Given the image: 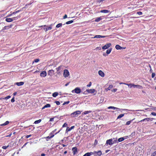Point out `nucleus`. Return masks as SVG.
Instances as JSON below:
<instances>
[{
    "instance_id": "9b49d317",
    "label": "nucleus",
    "mask_w": 156,
    "mask_h": 156,
    "mask_svg": "<svg viewBox=\"0 0 156 156\" xmlns=\"http://www.w3.org/2000/svg\"><path fill=\"white\" fill-rule=\"evenodd\" d=\"M72 151L73 154H75L77 151V149L76 147H73L72 149Z\"/></svg>"
},
{
    "instance_id": "0eeeda50",
    "label": "nucleus",
    "mask_w": 156,
    "mask_h": 156,
    "mask_svg": "<svg viewBox=\"0 0 156 156\" xmlns=\"http://www.w3.org/2000/svg\"><path fill=\"white\" fill-rule=\"evenodd\" d=\"M111 45L110 43H108L106 44L105 45L102 47V49H106L109 48Z\"/></svg>"
},
{
    "instance_id": "4d7b16f0",
    "label": "nucleus",
    "mask_w": 156,
    "mask_h": 156,
    "mask_svg": "<svg viewBox=\"0 0 156 156\" xmlns=\"http://www.w3.org/2000/svg\"><path fill=\"white\" fill-rule=\"evenodd\" d=\"M151 114L153 115L156 116V113L154 112H152L151 113Z\"/></svg>"
},
{
    "instance_id": "412c9836",
    "label": "nucleus",
    "mask_w": 156,
    "mask_h": 156,
    "mask_svg": "<svg viewBox=\"0 0 156 156\" xmlns=\"http://www.w3.org/2000/svg\"><path fill=\"white\" fill-rule=\"evenodd\" d=\"M5 21L8 22H10L12 21V20L11 18H7L5 19Z\"/></svg>"
},
{
    "instance_id": "5701e85b",
    "label": "nucleus",
    "mask_w": 156,
    "mask_h": 156,
    "mask_svg": "<svg viewBox=\"0 0 156 156\" xmlns=\"http://www.w3.org/2000/svg\"><path fill=\"white\" fill-rule=\"evenodd\" d=\"M58 95V93L57 92H55L52 94V96L54 97H56Z\"/></svg>"
},
{
    "instance_id": "6ab92c4d",
    "label": "nucleus",
    "mask_w": 156,
    "mask_h": 156,
    "mask_svg": "<svg viewBox=\"0 0 156 156\" xmlns=\"http://www.w3.org/2000/svg\"><path fill=\"white\" fill-rule=\"evenodd\" d=\"M51 107V105L50 104H46L42 108V109H44L45 108H49L50 107Z\"/></svg>"
},
{
    "instance_id": "1a4fd4ad",
    "label": "nucleus",
    "mask_w": 156,
    "mask_h": 156,
    "mask_svg": "<svg viewBox=\"0 0 156 156\" xmlns=\"http://www.w3.org/2000/svg\"><path fill=\"white\" fill-rule=\"evenodd\" d=\"M47 75V73L46 71L42 72L40 74V76L41 77H44Z\"/></svg>"
},
{
    "instance_id": "680f3d73",
    "label": "nucleus",
    "mask_w": 156,
    "mask_h": 156,
    "mask_svg": "<svg viewBox=\"0 0 156 156\" xmlns=\"http://www.w3.org/2000/svg\"><path fill=\"white\" fill-rule=\"evenodd\" d=\"M67 15L66 14H65L64 16L63 17V19H65L67 18Z\"/></svg>"
},
{
    "instance_id": "6e6552de",
    "label": "nucleus",
    "mask_w": 156,
    "mask_h": 156,
    "mask_svg": "<svg viewBox=\"0 0 156 156\" xmlns=\"http://www.w3.org/2000/svg\"><path fill=\"white\" fill-rule=\"evenodd\" d=\"M115 48L117 50H121V49H125L126 48L122 47L120 46L118 44H117L115 46Z\"/></svg>"
},
{
    "instance_id": "a18cd8bd",
    "label": "nucleus",
    "mask_w": 156,
    "mask_h": 156,
    "mask_svg": "<svg viewBox=\"0 0 156 156\" xmlns=\"http://www.w3.org/2000/svg\"><path fill=\"white\" fill-rule=\"evenodd\" d=\"M83 156H90L89 152H87Z\"/></svg>"
},
{
    "instance_id": "473e14b6",
    "label": "nucleus",
    "mask_w": 156,
    "mask_h": 156,
    "mask_svg": "<svg viewBox=\"0 0 156 156\" xmlns=\"http://www.w3.org/2000/svg\"><path fill=\"white\" fill-rule=\"evenodd\" d=\"M73 22V21L72 20H70L68 21L66 23V24H71Z\"/></svg>"
},
{
    "instance_id": "79ce46f5",
    "label": "nucleus",
    "mask_w": 156,
    "mask_h": 156,
    "mask_svg": "<svg viewBox=\"0 0 156 156\" xmlns=\"http://www.w3.org/2000/svg\"><path fill=\"white\" fill-rule=\"evenodd\" d=\"M12 21L14 20H16L18 19L17 17H15L12 18Z\"/></svg>"
},
{
    "instance_id": "dca6fc26",
    "label": "nucleus",
    "mask_w": 156,
    "mask_h": 156,
    "mask_svg": "<svg viewBox=\"0 0 156 156\" xmlns=\"http://www.w3.org/2000/svg\"><path fill=\"white\" fill-rule=\"evenodd\" d=\"M150 118H145V119L140 120V122H143L144 121H146L147 122H148V121H150Z\"/></svg>"
},
{
    "instance_id": "052dcab7",
    "label": "nucleus",
    "mask_w": 156,
    "mask_h": 156,
    "mask_svg": "<svg viewBox=\"0 0 156 156\" xmlns=\"http://www.w3.org/2000/svg\"><path fill=\"white\" fill-rule=\"evenodd\" d=\"M117 89L116 88L115 89H113L112 90V91L115 92L117 90Z\"/></svg>"
},
{
    "instance_id": "f704fd0d",
    "label": "nucleus",
    "mask_w": 156,
    "mask_h": 156,
    "mask_svg": "<svg viewBox=\"0 0 156 156\" xmlns=\"http://www.w3.org/2000/svg\"><path fill=\"white\" fill-rule=\"evenodd\" d=\"M40 60V59L39 58H36L34 59V60L33 61V63L34 62H37Z\"/></svg>"
},
{
    "instance_id": "aec40b11",
    "label": "nucleus",
    "mask_w": 156,
    "mask_h": 156,
    "mask_svg": "<svg viewBox=\"0 0 156 156\" xmlns=\"http://www.w3.org/2000/svg\"><path fill=\"white\" fill-rule=\"evenodd\" d=\"M101 13H107L110 12V11L107 10H102L100 11Z\"/></svg>"
},
{
    "instance_id": "13d9d810",
    "label": "nucleus",
    "mask_w": 156,
    "mask_h": 156,
    "mask_svg": "<svg viewBox=\"0 0 156 156\" xmlns=\"http://www.w3.org/2000/svg\"><path fill=\"white\" fill-rule=\"evenodd\" d=\"M56 129H55L54 130L52 131V132L50 133V135L53 134L56 131Z\"/></svg>"
},
{
    "instance_id": "a19ab883",
    "label": "nucleus",
    "mask_w": 156,
    "mask_h": 156,
    "mask_svg": "<svg viewBox=\"0 0 156 156\" xmlns=\"http://www.w3.org/2000/svg\"><path fill=\"white\" fill-rule=\"evenodd\" d=\"M69 101H66V102H65L63 104V105H65V104H69Z\"/></svg>"
},
{
    "instance_id": "72a5a7b5",
    "label": "nucleus",
    "mask_w": 156,
    "mask_h": 156,
    "mask_svg": "<svg viewBox=\"0 0 156 156\" xmlns=\"http://www.w3.org/2000/svg\"><path fill=\"white\" fill-rule=\"evenodd\" d=\"M62 25V23H59L57 24L56 26V27L59 28L61 27Z\"/></svg>"
},
{
    "instance_id": "b1692460",
    "label": "nucleus",
    "mask_w": 156,
    "mask_h": 156,
    "mask_svg": "<svg viewBox=\"0 0 156 156\" xmlns=\"http://www.w3.org/2000/svg\"><path fill=\"white\" fill-rule=\"evenodd\" d=\"M91 111H85L84 112H83V113L84 115H86L89 113H90L91 112Z\"/></svg>"
},
{
    "instance_id": "bb28decb",
    "label": "nucleus",
    "mask_w": 156,
    "mask_h": 156,
    "mask_svg": "<svg viewBox=\"0 0 156 156\" xmlns=\"http://www.w3.org/2000/svg\"><path fill=\"white\" fill-rule=\"evenodd\" d=\"M41 121V119H39L38 120H36L34 122V123L36 124H38Z\"/></svg>"
},
{
    "instance_id": "2f4dec72",
    "label": "nucleus",
    "mask_w": 156,
    "mask_h": 156,
    "mask_svg": "<svg viewBox=\"0 0 156 156\" xmlns=\"http://www.w3.org/2000/svg\"><path fill=\"white\" fill-rule=\"evenodd\" d=\"M71 130V129H70V128H69V127H67L66 128V133H68V132L70 131Z\"/></svg>"
},
{
    "instance_id": "de8ad7c7",
    "label": "nucleus",
    "mask_w": 156,
    "mask_h": 156,
    "mask_svg": "<svg viewBox=\"0 0 156 156\" xmlns=\"http://www.w3.org/2000/svg\"><path fill=\"white\" fill-rule=\"evenodd\" d=\"M92 83L91 82H90L89 84L87 85V86L88 87H89L91 85Z\"/></svg>"
},
{
    "instance_id": "ddd939ff",
    "label": "nucleus",
    "mask_w": 156,
    "mask_h": 156,
    "mask_svg": "<svg viewBox=\"0 0 156 156\" xmlns=\"http://www.w3.org/2000/svg\"><path fill=\"white\" fill-rule=\"evenodd\" d=\"M12 26L11 25L10 26H5L4 27H3L2 29V31H3L4 30H7L8 29L11 28Z\"/></svg>"
},
{
    "instance_id": "3c124183",
    "label": "nucleus",
    "mask_w": 156,
    "mask_h": 156,
    "mask_svg": "<svg viewBox=\"0 0 156 156\" xmlns=\"http://www.w3.org/2000/svg\"><path fill=\"white\" fill-rule=\"evenodd\" d=\"M137 14L139 15H141L143 14V13L141 12H137Z\"/></svg>"
},
{
    "instance_id": "49530a36",
    "label": "nucleus",
    "mask_w": 156,
    "mask_h": 156,
    "mask_svg": "<svg viewBox=\"0 0 156 156\" xmlns=\"http://www.w3.org/2000/svg\"><path fill=\"white\" fill-rule=\"evenodd\" d=\"M55 102L57 105H59L60 104V102L59 101H56Z\"/></svg>"
},
{
    "instance_id": "a211bd4d",
    "label": "nucleus",
    "mask_w": 156,
    "mask_h": 156,
    "mask_svg": "<svg viewBox=\"0 0 156 156\" xmlns=\"http://www.w3.org/2000/svg\"><path fill=\"white\" fill-rule=\"evenodd\" d=\"M24 83L23 82H17L16 83V84L18 86H20L23 85Z\"/></svg>"
},
{
    "instance_id": "ea45409f",
    "label": "nucleus",
    "mask_w": 156,
    "mask_h": 156,
    "mask_svg": "<svg viewBox=\"0 0 156 156\" xmlns=\"http://www.w3.org/2000/svg\"><path fill=\"white\" fill-rule=\"evenodd\" d=\"M62 66H60L58 67V68H56V69L57 70V71H58L61 69V68Z\"/></svg>"
},
{
    "instance_id": "c9c22d12",
    "label": "nucleus",
    "mask_w": 156,
    "mask_h": 156,
    "mask_svg": "<svg viewBox=\"0 0 156 156\" xmlns=\"http://www.w3.org/2000/svg\"><path fill=\"white\" fill-rule=\"evenodd\" d=\"M113 86V85H110L109 87H108L107 88V89L108 90H111V89L112 88Z\"/></svg>"
},
{
    "instance_id": "e2e57ef3",
    "label": "nucleus",
    "mask_w": 156,
    "mask_h": 156,
    "mask_svg": "<svg viewBox=\"0 0 156 156\" xmlns=\"http://www.w3.org/2000/svg\"><path fill=\"white\" fill-rule=\"evenodd\" d=\"M123 139H124V140L125 139H126L128 138H129V136H125L124 137H123Z\"/></svg>"
},
{
    "instance_id": "4468645a",
    "label": "nucleus",
    "mask_w": 156,
    "mask_h": 156,
    "mask_svg": "<svg viewBox=\"0 0 156 156\" xmlns=\"http://www.w3.org/2000/svg\"><path fill=\"white\" fill-rule=\"evenodd\" d=\"M98 74L101 77H104L105 76V74L101 70H100L98 71Z\"/></svg>"
},
{
    "instance_id": "7ed1b4c3",
    "label": "nucleus",
    "mask_w": 156,
    "mask_h": 156,
    "mask_svg": "<svg viewBox=\"0 0 156 156\" xmlns=\"http://www.w3.org/2000/svg\"><path fill=\"white\" fill-rule=\"evenodd\" d=\"M52 25H50L49 27L47 26L46 25H44V26H39V27H47L46 28H44V30L45 31H46L48 30H51L52 29Z\"/></svg>"
},
{
    "instance_id": "69168bd1",
    "label": "nucleus",
    "mask_w": 156,
    "mask_h": 156,
    "mask_svg": "<svg viewBox=\"0 0 156 156\" xmlns=\"http://www.w3.org/2000/svg\"><path fill=\"white\" fill-rule=\"evenodd\" d=\"M54 118H51L50 119V121H54Z\"/></svg>"
},
{
    "instance_id": "8fccbe9b",
    "label": "nucleus",
    "mask_w": 156,
    "mask_h": 156,
    "mask_svg": "<svg viewBox=\"0 0 156 156\" xmlns=\"http://www.w3.org/2000/svg\"><path fill=\"white\" fill-rule=\"evenodd\" d=\"M32 136V135L30 134V135H26L25 136V138H28L29 137H30V136Z\"/></svg>"
},
{
    "instance_id": "774afa93",
    "label": "nucleus",
    "mask_w": 156,
    "mask_h": 156,
    "mask_svg": "<svg viewBox=\"0 0 156 156\" xmlns=\"http://www.w3.org/2000/svg\"><path fill=\"white\" fill-rule=\"evenodd\" d=\"M46 154L44 153H42L41 154V156H45Z\"/></svg>"
},
{
    "instance_id": "c756f323",
    "label": "nucleus",
    "mask_w": 156,
    "mask_h": 156,
    "mask_svg": "<svg viewBox=\"0 0 156 156\" xmlns=\"http://www.w3.org/2000/svg\"><path fill=\"white\" fill-rule=\"evenodd\" d=\"M94 38H101V35H96L94 37H93Z\"/></svg>"
},
{
    "instance_id": "f8f14e48",
    "label": "nucleus",
    "mask_w": 156,
    "mask_h": 156,
    "mask_svg": "<svg viewBox=\"0 0 156 156\" xmlns=\"http://www.w3.org/2000/svg\"><path fill=\"white\" fill-rule=\"evenodd\" d=\"M95 91L94 89H87L86 91L88 93H93Z\"/></svg>"
},
{
    "instance_id": "423d86ee",
    "label": "nucleus",
    "mask_w": 156,
    "mask_h": 156,
    "mask_svg": "<svg viewBox=\"0 0 156 156\" xmlns=\"http://www.w3.org/2000/svg\"><path fill=\"white\" fill-rule=\"evenodd\" d=\"M129 85L132 86L134 88H135L136 87L139 89H142L143 88V87L141 86H140V85H135V84H134L133 83L129 84V85H128V86H129Z\"/></svg>"
},
{
    "instance_id": "2eb2a0df",
    "label": "nucleus",
    "mask_w": 156,
    "mask_h": 156,
    "mask_svg": "<svg viewBox=\"0 0 156 156\" xmlns=\"http://www.w3.org/2000/svg\"><path fill=\"white\" fill-rule=\"evenodd\" d=\"M102 154V152L101 151H99L98 152L96 151V154H95V156H100Z\"/></svg>"
},
{
    "instance_id": "20e7f679",
    "label": "nucleus",
    "mask_w": 156,
    "mask_h": 156,
    "mask_svg": "<svg viewBox=\"0 0 156 156\" xmlns=\"http://www.w3.org/2000/svg\"><path fill=\"white\" fill-rule=\"evenodd\" d=\"M63 75L65 78L68 77L69 75V73L67 69H65L64 70Z\"/></svg>"
},
{
    "instance_id": "39448f33",
    "label": "nucleus",
    "mask_w": 156,
    "mask_h": 156,
    "mask_svg": "<svg viewBox=\"0 0 156 156\" xmlns=\"http://www.w3.org/2000/svg\"><path fill=\"white\" fill-rule=\"evenodd\" d=\"M114 143V141H113L112 139H110L107 140L106 144L107 145H112Z\"/></svg>"
},
{
    "instance_id": "bf43d9fd",
    "label": "nucleus",
    "mask_w": 156,
    "mask_h": 156,
    "mask_svg": "<svg viewBox=\"0 0 156 156\" xmlns=\"http://www.w3.org/2000/svg\"><path fill=\"white\" fill-rule=\"evenodd\" d=\"M122 109V110H123V111L128 110L129 111H133V110H128L127 109Z\"/></svg>"
},
{
    "instance_id": "a878e982",
    "label": "nucleus",
    "mask_w": 156,
    "mask_h": 156,
    "mask_svg": "<svg viewBox=\"0 0 156 156\" xmlns=\"http://www.w3.org/2000/svg\"><path fill=\"white\" fill-rule=\"evenodd\" d=\"M124 115V114H121L119 115L117 117V119H120L123 117Z\"/></svg>"
},
{
    "instance_id": "5fc2aeb1",
    "label": "nucleus",
    "mask_w": 156,
    "mask_h": 156,
    "mask_svg": "<svg viewBox=\"0 0 156 156\" xmlns=\"http://www.w3.org/2000/svg\"><path fill=\"white\" fill-rule=\"evenodd\" d=\"M155 76V74L154 73H153L152 74L151 77L152 78H154Z\"/></svg>"
},
{
    "instance_id": "0e129e2a",
    "label": "nucleus",
    "mask_w": 156,
    "mask_h": 156,
    "mask_svg": "<svg viewBox=\"0 0 156 156\" xmlns=\"http://www.w3.org/2000/svg\"><path fill=\"white\" fill-rule=\"evenodd\" d=\"M6 125H7L5 122L4 123H3V124H1L0 126H4Z\"/></svg>"
},
{
    "instance_id": "9d476101",
    "label": "nucleus",
    "mask_w": 156,
    "mask_h": 156,
    "mask_svg": "<svg viewBox=\"0 0 156 156\" xmlns=\"http://www.w3.org/2000/svg\"><path fill=\"white\" fill-rule=\"evenodd\" d=\"M54 71L53 70H50L48 72V75L51 76L54 74Z\"/></svg>"
},
{
    "instance_id": "4be33fe9",
    "label": "nucleus",
    "mask_w": 156,
    "mask_h": 156,
    "mask_svg": "<svg viewBox=\"0 0 156 156\" xmlns=\"http://www.w3.org/2000/svg\"><path fill=\"white\" fill-rule=\"evenodd\" d=\"M108 108L109 109H112L114 110L119 109V108L113 106H109L108 107Z\"/></svg>"
},
{
    "instance_id": "338daca9",
    "label": "nucleus",
    "mask_w": 156,
    "mask_h": 156,
    "mask_svg": "<svg viewBox=\"0 0 156 156\" xmlns=\"http://www.w3.org/2000/svg\"><path fill=\"white\" fill-rule=\"evenodd\" d=\"M5 123L7 125L9 123V122L8 121H7L5 122Z\"/></svg>"
},
{
    "instance_id": "c03bdc74",
    "label": "nucleus",
    "mask_w": 156,
    "mask_h": 156,
    "mask_svg": "<svg viewBox=\"0 0 156 156\" xmlns=\"http://www.w3.org/2000/svg\"><path fill=\"white\" fill-rule=\"evenodd\" d=\"M11 98V96L9 95V96L5 97L4 98V99H9V98Z\"/></svg>"
},
{
    "instance_id": "6e6d98bb",
    "label": "nucleus",
    "mask_w": 156,
    "mask_h": 156,
    "mask_svg": "<svg viewBox=\"0 0 156 156\" xmlns=\"http://www.w3.org/2000/svg\"><path fill=\"white\" fill-rule=\"evenodd\" d=\"M11 101L12 102H14L15 101L14 98L13 97L11 100Z\"/></svg>"
},
{
    "instance_id": "7c9ffc66",
    "label": "nucleus",
    "mask_w": 156,
    "mask_h": 156,
    "mask_svg": "<svg viewBox=\"0 0 156 156\" xmlns=\"http://www.w3.org/2000/svg\"><path fill=\"white\" fill-rule=\"evenodd\" d=\"M124 140V139H123V137H121L119 138L118 140V141L119 142H120L123 141Z\"/></svg>"
},
{
    "instance_id": "4c0bfd02",
    "label": "nucleus",
    "mask_w": 156,
    "mask_h": 156,
    "mask_svg": "<svg viewBox=\"0 0 156 156\" xmlns=\"http://www.w3.org/2000/svg\"><path fill=\"white\" fill-rule=\"evenodd\" d=\"M9 147V146H4L2 147V148L4 149H6Z\"/></svg>"
},
{
    "instance_id": "09e8293b",
    "label": "nucleus",
    "mask_w": 156,
    "mask_h": 156,
    "mask_svg": "<svg viewBox=\"0 0 156 156\" xmlns=\"http://www.w3.org/2000/svg\"><path fill=\"white\" fill-rule=\"evenodd\" d=\"M46 140L47 141H48L49 139L51 138L50 137V136H48L46 137Z\"/></svg>"
},
{
    "instance_id": "c85d7f7f",
    "label": "nucleus",
    "mask_w": 156,
    "mask_h": 156,
    "mask_svg": "<svg viewBox=\"0 0 156 156\" xmlns=\"http://www.w3.org/2000/svg\"><path fill=\"white\" fill-rule=\"evenodd\" d=\"M34 129V127H33V126H30L28 127V129L29 130H33Z\"/></svg>"
},
{
    "instance_id": "58836bf2",
    "label": "nucleus",
    "mask_w": 156,
    "mask_h": 156,
    "mask_svg": "<svg viewBox=\"0 0 156 156\" xmlns=\"http://www.w3.org/2000/svg\"><path fill=\"white\" fill-rule=\"evenodd\" d=\"M156 155V151L152 153L151 155V156H155Z\"/></svg>"
},
{
    "instance_id": "f3484780",
    "label": "nucleus",
    "mask_w": 156,
    "mask_h": 156,
    "mask_svg": "<svg viewBox=\"0 0 156 156\" xmlns=\"http://www.w3.org/2000/svg\"><path fill=\"white\" fill-rule=\"evenodd\" d=\"M102 19V18L101 17H97V18H96V19L95 20V21L96 22H99L100 21H101V20Z\"/></svg>"
},
{
    "instance_id": "393cba45",
    "label": "nucleus",
    "mask_w": 156,
    "mask_h": 156,
    "mask_svg": "<svg viewBox=\"0 0 156 156\" xmlns=\"http://www.w3.org/2000/svg\"><path fill=\"white\" fill-rule=\"evenodd\" d=\"M112 50V48H109L106 51V53L108 54L110 53Z\"/></svg>"
},
{
    "instance_id": "864d4df0",
    "label": "nucleus",
    "mask_w": 156,
    "mask_h": 156,
    "mask_svg": "<svg viewBox=\"0 0 156 156\" xmlns=\"http://www.w3.org/2000/svg\"><path fill=\"white\" fill-rule=\"evenodd\" d=\"M119 84H125V85H127L128 86V85H129V84H127V83H119Z\"/></svg>"
},
{
    "instance_id": "37998d69",
    "label": "nucleus",
    "mask_w": 156,
    "mask_h": 156,
    "mask_svg": "<svg viewBox=\"0 0 156 156\" xmlns=\"http://www.w3.org/2000/svg\"><path fill=\"white\" fill-rule=\"evenodd\" d=\"M68 126L67 124L66 123H65L62 126L63 127H67Z\"/></svg>"
},
{
    "instance_id": "cd10ccee",
    "label": "nucleus",
    "mask_w": 156,
    "mask_h": 156,
    "mask_svg": "<svg viewBox=\"0 0 156 156\" xmlns=\"http://www.w3.org/2000/svg\"><path fill=\"white\" fill-rule=\"evenodd\" d=\"M96 151H94L93 152H89V155L90 156L92 155L93 154H96Z\"/></svg>"
},
{
    "instance_id": "f03ea898",
    "label": "nucleus",
    "mask_w": 156,
    "mask_h": 156,
    "mask_svg": "<svg viewBox=\"0 0 156 156\" xmlns=\"http://www.w3.org/2000/svg\"><path fill=\"white\" fill-rule=\"evenodd\" d=\"M72 93H75L77 94H79L80 93L81 90L80 88L78 87H76L74 90L72 91Z\"/></svg>"
},
{
    "instance_id": "603ef678",
    "label": "nucleus",
    "mask_w": 156,
    "mask_h": 156,
    "mask_svg": "<svg viewBox=\"0 0 156 156\" xmlns=\"http://www.w3.org/2000/svg\"><path fill=\"white\" fill-rule=\"evenodd\" d=\"M98 141L97 140H95L94 141V145H97L98 144Z\"/></svg>"
},
{
    "instance_id": "f257e3e1",
    "label": "nucleus",
    "mask_w": 156,
    "mask_h": 156,
    "mask_svg": "<svg viewBox=\"0 0 156 156\" xmlns=\"http://www.w3.org/2000/svg\"><path fill=\"white\" fill-rule=\"evenodd\" d=\"M81 112L78 110L72 113L71 114V115L72 117H77L79 115L81 114Z\"/></svg>"
},
{
    "instance_id": "e433bc0d",
    "label": "nucleus",
    "mask_w": 156,
    "mask_h": 156,
    "mask_svg": "<svg viewBox=\"0 0 156 156\" xmlns=\"http://www.w3.org/2000/svg\"><path fill=\"white\" fill-rule=\"evenodd\" d=\"M133 119H133V120H130V121H127L126 122V125H129L131 123V122L132 121V120H133Z\"/></svg>"
}]
</instances>
